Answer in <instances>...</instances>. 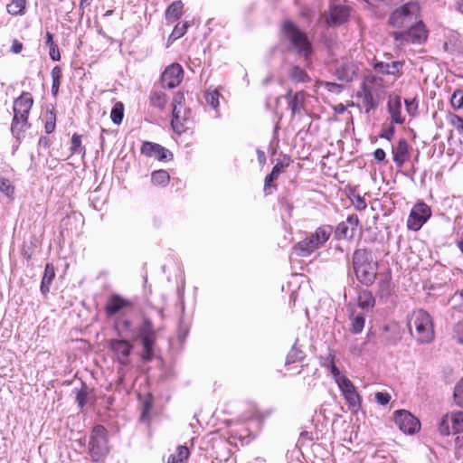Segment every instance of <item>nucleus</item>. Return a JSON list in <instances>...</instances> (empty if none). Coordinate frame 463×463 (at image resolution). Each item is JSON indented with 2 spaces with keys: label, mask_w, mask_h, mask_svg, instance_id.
Masks as SVG:
<instances>
[{
  "label": "nucleus",
  "mask_w": 463,
  "mask_h": 463,
  "mask_svg": "<svg viewBox=\"0 0 463 463\" xmlns=\"http://www.w3.org/2000/svg\"><path fill=\"white\" fill-rule=\"evenodd\" d=\"M33 105V96L27 91H23L22 94L14 100V117L11 123V132L19 144L24 137L25 131L31 127L28 118Z\"/></svg>",
  "instance_id": "nucleus-1"
},
{
  "label": "nucleus",
  "mask_w": 463,
  "mask_h": 463,
  "mask_svg": "<svg viewBox=\"0 0 463 463\" xmlns=\"http://www.w3.org/2000/svg\"><path fill=\"white\" fill-rule=\"evenodd\" d=\"M407 326L411 336L419 344H429L434 339L432 318L427 311L414 310L408 316Z\"/></svg>",
  "instance_id": "nucleus-2"
},
{
  "label": "nucleus",
  "mask_w": 463,
  "mask_h": 463,
  "mask_svg": "<svg viewBox=\"0 0 463 463\" xmlns=\"http://www.w3.org/2000/svg\"><path fill=\"white\" fill-rule=\"evenodd\" d=\"M353 267L362 284L369 286L374 282L378 265L373 261L371 252L364 249L356 250L353 255Z\"/></svg>",
  "instance_id": "nucleus-3"
},
{
  "label": "nucleus",
  "mask_w": 463,
  "mask_h": 463,
  "mask_svg": "<svg viewBox=\"0 0 463 463\" xmlns=\"http://www.w3.org/2000/svg\"><path fill=\"white\" fill-rule=\"evenodd\" d=\"M332 231L333 229L330 225L318 227L314 232L309 233L306 238L294 245V252L299 257L310 256L329 240Z\"/></svg>",
  "instance_id": "nucleus-4"
},
{
  "label": "nucleus",
  "mask_w": 463,
  "mask_h": 463,
  "mask_svg": "<svg viewBox=\"0 0 463 463\" xmlns=\"http://www.w3.org/2000/svg\"><path fill=\"white\" fill-rule=\"evenodd\" d=\"M134 341H139L142 345V359L151 361L154 356V345L156 341V331L151 319L144 317L141 323L137 325L135 334L132 335Z\"/></svg>",
  "instance_id": "nucleus-5"
},
{
  "label": "nucleus",
  "mask_w": 463,
  "mask_h": 463,
  "mask_svg": "<svg viewBox=\"0 0 463 463\" xmlns=\"http://www.w3.org/2000/svg\"><path fill=\"white\" fill-rule=\"evenodd\" d=\"M282 32L298 54L307 60L312 52V45L307 34L300 31L292 22L286 21L282 24Z\"/></svg>",
  "instance_id": "nucleus-6"
},
{
  "label": "nucleus",
  "mask_w": 463,
  "mask_h": 463,
  "mask_svg": "<svg viewBox=\"0 0 463 463\" xmlns=\"http://www.w3.org/2000/svg\"><path fill=\"white\" fill-rule=\"evenodd\" d=\"M108 442V430L105 427L102 425L94 426L89 441V452L94 461L99 462L109 454Z\"/></svg>",
  "instance_id": "nucleus-7"
},
{
  "label": "nucleus",
  "mask_w": 463,
  "mask_h": 463,
  "mask_svg": "<svg viewBox=\"0 0 463 463\" xmlns=\"http://www.w3.org/2000/svg\"><path fill=\"white\" fill-rule=\"evenodd\" d=\"M420 5L415 2H409L393 11L389 18L391 25L397 28L408 27L419 19Z\"/></svg>",
  "instance_id": "nucleus-8"
},
{
  "label": "nucleus",
  "mask_w": 463,
  "mask_h": 463,
  "mask_svg": "<svg viewBox=\"0 0 463 463\" xmlns=\"http://www.w3.org/2000/svg\"><path fill=\"white\" fill-rule=\"evenodd\" d=\"M408 31L393 33V38L401 45L407 43L421 44L428 37L425 25L419 19L413 24L408 26Z\"/></svg>",
  "instance_id": "nucleus-9"
},
{
  "label": "nucleus",
  "mask_w": 463,
  "mask_h": 463,
  "mask_svg": "<svg viewBox=\"0 0 463 463\" xmlns=\"http://www.w3.org/2000/svg\"><path fill=\"white\" fill-rule=\"evenodd\" d=\"M439 431L443 436L463 433V411L446 413L440 420Z\"/></svg>",
  "instance_id": "nucleus-10"
},
{
  "label": "nucleus",
  "mask_w": 463,
  "mask_h": 463,
  "mask_svg": "<svg viewBox=\"0 0 463 463\" xmlns=\"http://www.w3.org/2000/svg\"><path fill=\"white\" fill-rule=\"evenodd\" d=\"M431 216V210L425 203H416L411 210L407 220V227L411 231H419Z\"/></svg>",
  "instance_id": "nucleus-11"
},
{
  "label": "nucleus",
  "mask_w": 463,
  "mask_h": 463,
  "mask_svg": "<svg viewBox=\"0 0 463 463\" xmlns=\"http://www.w3.org/2000/svg\"><path fill=\"white\" fill-rule=\"evenodd\" d=\"M109 349L120 365L127 366L130 364L133 345L129 341L126 339H112L109 341Z\"/></svg>",
  "instance_id": "nucleus-12"
},
{
  "label": "nucleus",
  "mask_w": 463,
  "mask_h": 463,
  "mask_svg": "<svg viewBox=\"0 0 463 463\" xmlns=\"http://www.w3.org/2000/svg\"><path fill=\"white\" fill-rule=\"evenodd\" d=\"M337 386L340 389L348 407L354 411L360 409L362 398L356 391L354 383L346 376H343V378L339 379Z\"/></svg>",
  "instance_id": "nucleus-13"
},
{
  "label": "nucleus",
  "mask_w": 463,
  "mask_h": 463,
  "mask_svg": "<svg viewBox=\"0 0 463 463\" xmlns=\"http://www.w3.org/2000/svg\"><path fill=\"white\" fill-rule=\"evenodd\" d=\"M394 421L399 429L406 434H414L420 429V420L405 410L394 412Z\"/></svg>",
  "instance_id": "nucleus-14"
},
{
  "label": "nucleus",
  "mask_w": 463,
  "mask_h": 463,
  "mask_svg": "<svg viewBox=\"0 0 463 463\" xmlns=\"http://www.w3.org/2000/svg\"><path fill=\"white\" fill-rule=\"evenodd\" d=\"M184 77V70L178 63L167 66L161 75L163 88L174 89L177 87Z\"/></svg>",
  "instance_id": "nucleus-15"
},
{
  "label": "nucleus",
  "mask_w": 463,
  "mask_h": 463,
  "mask_svg": "<svg viewBox=\"0 0 463 463\" xmlns=\"http://www.w3.org/2000/svg\"><path fill=\"white\" fill-rule=\"evenodd\" d=\"M359 218L356 214H350L345 222L338 223L335 229L337 240L353 239L359 225Z\"/></svg>",
  "instance_id": "nucleus-16"
},
{
  "label": "nucleus",
  "mask_w": 463,
  "mask_h": 463,
  "mask_svg": "<svg viewBox=\"0 0 463 463\" xmlns=\"http://www.w3.org/2000/svg\"><path fill=\"white\" fill-rule=\"evenodd\" d=\"M131 306L132 304L128 299L118 294H112L106 302L105 313L107 317H111Z\"/></svg>",
  "instance_id": "nucleus-17"
},
{
  "label": "nucleus",
  "mask_w": 463,
  "mask_h": 463,
  "mask_svg": "<svg viewBox=\"0 0 463 463\" xmlns=\"http://www.w3.org/2000/svg\"><path fill=\"white\" fill-rule=\"evenodd\" d=\"M141 153L148 157H155L160 161L172 157V153L159 144L144 142L141 146Z\"/></svg>",
  "instance_id": "nucleus-18"
},
{
  "label": "nucleus",
  "mask_w": 463,
  "mask_h": 463,
  "mask_svg": "<svg viewBox=\"0 0 463 463\" xmlns=\"http://www.w3.org/2000/svg\"><path fill=\"white\" fill-rule=\"evenodd\" d=\"M350 10L345 5H333L330 7L329 15L326 18V24L329 26H336L347 21Z\"/></svg>",
  "instance_id": "nucleus-19"
},
{
  "label": "nucleus",
  "mask_w": 463,
  "mask_h": 463,
  "mask_svg": "<svg viewBox=\"0 0 463 463\" xmlns=\"http://www.w3.org/2000/svg\"><path fill=\"white\" fill-rule=\"evenodd\" d=\"M387 109L391 116L392 124L402 125L405 122V117L402 114V99L400 96H390Z\"/></svg>",
  "instance_id": "nucleus-20"
},
{
  "label": "nucleus",
  "mask_w": 463,
  "mask_h": 463,
  "mask_svg": "<svg viewBox=\"0 0 463 463\" xmlns=\"http://www.w3.org/2000/svg\"><path fill=\"white\" fill-rule=\"evenodd\" d=\"M393 285L392 278L389 275L383 276L377 282L376 296L383 303H387L392 300L393 295Z\"/></svg>",
  "instance_id": "nucleus-21"
},
{
  "label": "nucleus",
  "mask_w": 463,
  "mask_h": 463,
  "mask_svg": "<svg viewBox=\"0 0 463 463\" xmlns=\"http://www.w3.org/2000/svg\"><path fill=\"white\" fill-rule=\"evenodd\" d=\"M403 65L404 62L400 61L392 62L379 61L374 64L373 69L378 73L400 77L402 74Z\"/></svg>",
  "instance_id": "nucleus-22"
},
{
  "label": "nucleus",
  "mask_w": 463,
  "mask_h": 463,
  "mask_svg": "<svg viewBox=\"0 0 463 463\" xmlns=\"http://www.w3.org/2000/svg\"><path fill=\"white\" fill-rule=\"evenodd\" d=\"M358 65L354 62H345L336 69V77L341 81H353L358 74Z\"/></svg>",
  "instance_id": "nucleus-23"
},
{
  "label": "nucleus",
  "mask_w": 463,
  "mask_h": 463,
  "mask_svg": "<svg viewBox=\"0 0 463 463\" xmlns=\"http://www.w3.org/2000/svg\"><path fill=\"white\" fill-rule=\"evenodd\" d=\"M393 162L398 167H402L410 157L409 146L405 139L399 140L392 147Z\"/></svg>",
  "instance_id": "nucleus-24"
},
{
  "label": "nucleus",
  "mask_w": 463,
  "mask_h": 463,
  "mask_svg": "<svg viewBox=\"0 0 463 463\" xmlns=\"http://www.w3.org/2000/svg\"><path fill=\"white\" fill-rule=\"evenodd\" d=\"M288 165V163L284 164L282 161H278L276 165L273 166L272 171L265 177L264 182V193L266 194H270L276 189V186L273 184V182L279 177V175L284 171V168Z\"/></svg>",
  "instance_id": "nucleus-25"
},
{
  "label": "nucleus",
  "mask_w": 463,
  "mask_h": 463,
  "mask_svg": "<svg viewBox=\"0 0 463 463\" xmlns=\"http://www.w3.org/2000/svg\"><path fill=\"white\" fill-rule=\"evenodd\" d=\"M450 104L452 108L456 110L463 109V90L458 89L456 90L450 98ZM453 125L458 129L463 131V118L455 116L453 120Z\"/></svg>",
  "instance_id": "nucleus-26"
},
{
  "label": "nucleus",
  "mask_w": 463,
  "mask_h": 463,
  "mask_svg": "<svg viewBox=\"0 0 463 463\" xmlns=\"http://www.w3.org/2000/svg\"><path fill=\"white\" fill-rule=\"evenodd\" d=\"M168 103V97L162 90H152L149 95L150 106L163 111Z\"/></svg>",
  "instance_id": "nucleus-27"
},
{
  "label": "nucleus",
  "mask_w": 463,
  "mask_h": 463,
  "mask_svg": "<svg viewBox=\"0 0 463 463\" xmlns=\"http://www.w3.org/2000/svg\"><path fill=\"white\" fill-rule=\"evenodd\" d=\"M55 278V269L52 263H47L44 268L43 276L42 278L40 290L41 293L45 297L49 291L50 287Z\"/></svg>",
  "instance_id": "nucleus-28"
},
{
  "label": "nucleus",
  "mask_w": 463,
  "mask_h": 463,
  "mask_svg": "<svg viewBox=\"0 0 463 463\" xmlns=\"http://www.w3.org/2000/svg\"><path fill=\"white\" fill-rule=\"evenodd\" d=\"M184 5L182 1L173 2L165 10V18L168 21L175 22L178 20L183 14Z\"/></svg>",
  "instance_id": "nucleus-29"
},
{
  "label": "nucleus",
  "mask_w": 463,
  "mask_h": 463,
  "mask_svg": "<svg viewBox=\"0 0 463 463\" xmlns=\"http://www.w3.org/2000/svg\"><path fill=\"white\" fill-rule=\"evenodd\" d=\"M321 364L330 371L335 382L338 384L339 379L343 378L344 375L341 374L340 370L335 364V354L330 353L324 358V362Z\"/></svg>",
  "instance_id": "nucleus-30"
},
{
  "label": "nucleus",
  "mask_w": 463,
  "mask_h": 463,
  "mask_svg": "<svg viewBox=\"0 0 463 463\" xmlns=\"http://www.w3.org/2000/svg\"><path fill=\"white\" fill-rule=\"evenodd\" d=\"M375 304L374 297L372 292L364 290L358 295V306L365 311H370L373 308Z\"/></svg>",
  "instance_id": "nucleus-31"
},
{
  "label": "nucleus",
  "mask_w": 463,
  "mask_h": 463,
  "mask_svg": "<svg viewBox=\"0 0 463 463\" xmlns=\"http://www.w3.org/2000/svg\"><path fill=\"white\" fill-rule=\"evenodd\" d=\"M360 97L362 99L363 108L366 113H369L377 107V103L374 100L372 91L366 88L365 84H364L363 93Z\"/></svg>",
  "instance_id": "nucleus-32"
},
{
  "label": "nucleus",
  "mask_w": 463,
  "mask_h": 463,
  "mask_svg": "<svg viewBox=\"0 0 463 463\" xmlns=\"http://www.w3.org/2000/svg\"><path fill=\"white\" fill-rule=\"evenodd\" d=\"M305 94L302 91L296 92L288 102V108L293 115L298 114L304 108Z\"/></svg>",
  "instance_id": "nucleus-33"
},
{
  "label": "nucleus",
  "mask_w": 463,
  "mask_h": 463,
  "mask_svg": "<svg viewBox=\"0 0 463 463\" xmlns=\"http://www.w3.org/2000/svg\"><path fill=\"white\" fill-rule=\"evenodd\" d=\"M176 454H172L167 459V463H185L189 458L190 452L186 446L177 447Z\"/></svg>",
  "instance_id": "nucleus-34"
},
{
  "label": "nucleus",
  "mask_w": 463,
  "mask_h": 463,
  "mask_svg": "<svg viewBox=\"0 0 463 463\" xmlns=\"http://www.w3.org/2000/svg\"><path fill=\"white\" fill-rule=\"evenodd\" d=\"M115 328L118 335L132 336V325L128 318H119L115 322Z\"/></svg>",
  "instance_id": "nucleus-35"
},
{
  "label": "nucleus",
  "mask_w": 463,
  "mask_h": 463,
  "mask_svg": "<svg viewBox=\"0 0 463 463\" xmlns=\"http://www.w3.org/2000/svg\"><path fill=\"white\" fill-rule=\"evenodd\" d=\"M305 356L304 351L297 346L296 342L287 355L286 364L301 362L304 360Z\"/></svg>",
  "instance_id": "nucleus-36"
},
{
  "label": "nucleus",
  "mask_w": 463,
  "mask_h": 463,
  "mask_svg": "<svg viewBox=\"0 0 463 463\" xmlns=\"http://www.w3.org/2000/svg\"><path fill=\"white\" fill-rule=\"evenodd\" d=\"M71 155H81L83 157L86 154V148L81 144V136L73 134L71 142Z\"/></svg>",
  "instance_id": "nucleus-37"
},
{
  "label": "nucleus",
  "mask_w": 463,
  "mask_h": 463,
  "mask_svg": "<svg viewBox=\"0 0 463 463\" xmlns=\"http://www.w3.org/2000/svg\"><path fill=\"white\" fill-rule=\"evenodd\" d=\"M169 180V174L165 170H156L151 175V181L156 185L165 186Z\"/></svg>",
  "instance_id": "nucleus-38"
},
{
  "label": "nucleus",
  "mask_w": 463,
  "mask_h": 463,
  "mask_svg": "<svg viewBox=\"0 0 463 463\" xmlns=\"http://www.w3.org/2000/svg\"><path fill=\"white\" fill-rule=\"evenodd\" d=\"M25 4L26 0H12L6 6L7 12L12 15H21L24 12Z\"/></svg>",
  "instance_id": "nucleus-39"
},
{
  "label": "nucleus",
  "mask_w": 463,
  "mask_h": 463,
  "mask_svg": "<svg viewBox=\"0 0 463 463\" xmlns=\"http://www.w3.org/2000/svg\"><path fill=\"white\" fill-rule=\"evenodd\" d=\"M123 117H124V105L122 102L118 101V102L115 103V105L113 106V108L111 109L110 118L114 124L119 125L123 120Z\"/></svg>",
  "instance_id": "nucleus-40"
},
{
  "label": "nucleus",
  "mask_w": 463,
  "mask_h": 463,
  "mask_svg": "<svg viewBox=\"0 0 463 463\" xmlns=\"http://www.w3.org/2000/svg\"><path fill=\"white\" fill-rule=\"evenodd\" d=\"M14 185L13 183L5 177H0V192L8 198H13L14 195Z\"/></svg>",
  "instance_id": "nucleus-41"
},
{
  "label": "nucleus",
  "mask_w": 463,
  "mask_h": 463,
  "mask_svg": "<svg viewBox=\"0 0 463 463\" xmlns=\"http://www.w3.org/2000/svg\"><path fill=\"white\" fill-rule=\"evenodd\" d=\"M181 111H172L171 126L175 132L181 134L184 131V118Z\"/></svg>",
  "instance_id": "nucleus-42"
},
{
  "label": "nucleus",
  "mask_w": 463,
  "mask_h": 463,
  "mask_svg": "<svg viewBox=\"0 0 463 463\" xmlns=\"http://www.w3.org/2000/svg\"><path fill=\"white\" fill-rule=\"evenodd\" d=\"M290 77L293 80L298 82H307L309 81V77L304 69L300 67H294L290 71Z\"/></svg>",
  "instance_id": "nucleus-43"
},
{
  "label": "nucleus",
  "mask_w": 463,
  "mask_h": 463,
  "mask_svg": "<svg viewBox=\"0 0 463 463\" xmlns=\"http://www.w3.org/2000/svg\"><path fill=\"white\" fill-rule=\"evenodd\" d=\"M364 324H365V318L363 315L355 316L352 319L351 332L355 335L360 334L364 327Z\"/></svg>",
  "instance_id": "nucleus-44"
},
{
  "label": "nucleus",
  "mask_w": 463,
  "mask_h": 463,
  "mask_svg": "<svg viewBox=\"0 0 463 463\" xmlns=\"http://www.w3.org/2000/svg\"><path fill=\"white\" fill-rule=\"evenodd\" d=\"M204 97L207 104H209L214 110H217L219 108L220 93L217 90H210L206 91Z\"/></svg>",
  "instance_id": "nucleus-45"
},
{
  "label": "nucleus",
  "mask_w": 463,
  "mask_h": 463,
  "mask_svg": "<svg viewBox=\"0 0 463 463\" xmlns=\"http://www.w3.org/2000/svg\"><path fill=\"white\" fill-rule=\"evenodd\" d=\"M56 127V115L54 110H49L46 114V122H45V132L47 134H52L55 130Z\"/></svg>",
  "instance_id": "nucleus-46"
},
{
  "label": "nucleus",
  "mask_w": 463,
  "mask_h": 463,
  "mask_svg": "<svg viewBox=\"0 0 463 463\" xmlns=\"http://www.w3.org/2000/svg\"><path fill=\"white\" fill-rule=\"evenodd\" d=\"M449 303H450L452 308L462 312L463 311V290L456 292L449 299Z\"/></svg>",
  "instance_id": "nucleus-47"
},
{
  "label": "nucleus",
  "mask_w": 463,
  "mask_h": 463,
  "mask_svg": "<svg viewBox=\"0 0 463 463\" xmlns=\"http://www.w3.org/2000/svg\"><path fill=\"white\" fill-rule=\"evenodd\" d=\"M404 104L406 111L410 116L415 117L418 114L419 103L415 98L405 99Z\"/></svg>",
  "instance_id": "nucleus-48"
},
{
  "label": "nucleus",
  "mask_w": 463,
  "mask_h": 463,
  "mask_svg": "<svg viewBox=\"0 0 463 463\" xmlns=\"http://www.w3.org/2000/svg\"><path fill=\"white\" fill-rule=\"evenodd\" d=\"M184 102V93L178 91L175 94L172 101V111H181L183 110V105Z\"/></svg>",
  "instance_id": "nucleus-49"
},
{
  "label": "nucleus",
  "mask_w": 463,
  "mask_h": 463,
  "mask_svg": "<svg viewBox=\"0 0 463 463\" xmlns=\"http://www.w3.org/2000/svg\"><path fill=\"white\" fill-rule=\"evenodd\" d=\"M188 26V23L186 22L176 24L170 35V38H173L174 40L181 38L183 35L185 34Z\"/></svg>",
  "instance_id": "nucleus-50"
},
{
  "label": "nucleus",
  "mask_w": 463,
  "mask_h": 463,
  "mask_svg": "<svg viewBox=\"0 0 463 463\" xmlns=\"http://www.w3.org/2000/svg\"><path fill=\"white\" fill-rule=\"evenodd\" d=\"M454 399L455 402L458 406L463 407V379H461L455 386Z\"/></svg>",
  "instance_id": "nucleus-51"
},
{
  "label": "nucleus",
  "mask_w": 463,
  "mask_h": 463,
  "mask_svg": "<svg viewBox=\"0 0 463 463\" xmlns=\"http://www.w3.org/2000/svg\"><path fill=\"white\" fill-rule=\"evenodd\" d=\"M324 86L328 91L336 94L341 93L345 89V86L342 84L329 81H326Z\"/></svg>",
  "instance_id": "nucleus-52"
},
{
  "label": "nucleus",
  "mask_w": 463,
  "mask_h": 463,
  "mask_svg": "<svg viewBox=\"0 0 463 463\" xmlns=\"http://www.w3.org/2000/svg\"><path fill=\"white\" fill-rule=\"evenodd\" d=\"M375 401L380 405H386L391 401V395L388 392H378L375 393Z\"/></svg>",
  "instance_id": "nucleus-53"
},
{
  "label": "nucleus",
  "mask_w": 463,
  "mask_h": 463,
  "mask_svg": "<svg viewBox=\"0 0 463 463\" xmlns=\"http://www.w3.org/2000/svg\"><path fill=\"white\" fill-rule=\"evenodd\" d=\"M353 203L357 211H364L367 206L365 200L359 194L354 195Z\"/></svg>",
  "instance_id": "nucleus-54"
},
{
  "label": "nucleus",
  "mask_w": 463,
  "mask_h": 463,
  "mask_svg": "<svg viewBox=\"0 0 463 463\" xmlns=\"http://www.w3.org/2000/svg\"><path fill=\"white\" fill-rule=\"evenodd\" d=\"M454 337L457 342L463 345V321L456 324L454 327Z\"/></svg>",
  "instance_id": "nucleus-55"
},
{
  "label": "nucleus",
  "mask_w": 463,
  "mask_h": 463,
  "mask_svg": "<svg viewBox=\"0 0 463 463\" xmlns=\"http://www.w3.org/2000/svg\"><path fill=\"white\" fill-rule=\"evenodd\" d=\"M394 133H395V128L393 127V124H392L388 128H385L382 130L380 137L382 138H385L390 141L393 137Z\"/></svg>",
  "instance_id": "nucleus-56"
},
{
  "label": "nucleus",
  "mask_w": 463,
  "mask_h": 463,
  "mask_svg": "<svg viewBox=\"0 0 463 463\" xmlns=\"http://www.w3.org/2000/svg\"><path fill=\"white\" fill-rule=\"evenodd\" d=\"M49 55L52 61H60L61 54L57 44L49 47Z\"/></svg>",
  "instance_id": "nucleus-57"
},
{
  "label": "nucleus",
  "mask_w": 463,
  "mask_h": 463,
  "mask_svg": "<svg viewBox=\"0 0 463 463\" xmlns=\"http://www.w3.org/2000/svg\"><path fill=\"white\" fill-rule=\"evenodd\" d=\"M76 399H77L79 406L80 408H82L86 404L87 392L85 391H82V390L79 391L77 392Z\"/></svg>",
  "instance_id": "nucleus-58"
},
{
  "label": "nucleus",
  "mask_w": 463,
  "mask_h": 463,
  "mask_svg": "<svg viewBox=\"0 0 463 463\" xmlns=\"http://www.w3.org/2000/svg\"><path fill=\"white\" fill-rule=\"evenodd\" d=\"M23 50V43L14 39L13 40V43H12V46H11V51L14 52V53H20Z\"/></svg>",
  "instance_id": "nucleus-59"
},
{
  "label": "nucleus",
  "mask_w": 463,
  "mask_h": 463,
  "mask_svg": "<svg viewBox=\"0 0 463 463\" xmlns=\"http://www.w3.org/2000/svg\"><path fill=\"white\" fill-rule=\"evenodd\" d=\"M62 77V71H61V69L59 67V66H55L54 68H52V80H60L61 81V79Z\"/></svg>",
  "instance_id": "nucleus-60"
},
{
  "label": "nucleus",
  "mask_w": 463,
  "mask_h": 463,
  "mask_svg": "<svg viewBox=\"0 0 463 463\" xmlns=\"http://www.w3.org/2000/svg\"><path fill=\"white\" fill-rule=\"evenodd\" d=\"M373 156H374V159L378 162H383L384 161L385 159V156H386V154L384 152L383 149L382 148H377L374 152H373Z\"/></svg>",
  "instance_id": "nucleus-61"
},
{
  "label": "nucleus",
  "mask_w": 463,
  "mask_h": 463,
  "mask_svg": "<svg viewBox=\"0 0 463 463\" xmlns=\"http://www.w3.org/2000/svg\"><path fill=\"white\" fill-rule=\"evenodd\" d=\"M257 157H258V162L260 163V165H265L266 155H265L264 151H262L260 149H257Z\"/></svg>",
  "instance_id": "nucleus-62"
},
{
  "label": "nucleus",
  "mask_w": 463,
  "mask_h": 463,
  "mask_svg": "<svg viewBox=\"0 0 463 463\" xmlns=\"http://www.w3.org/2000/svg\"><path fill=\"white\" fill-rule=\"evenodd\" d=\"M45 37H46V42H45L46 46L50 47V46L56 44L53 41V35L52 33L47 32L45 34Z\"/></svg>",
  "instance_id": "nucleus-63"
},
{
  "label": "nucleus",
  "mask_w": 463,
  "mask_h": 463,
  "mask_svg": "<svg viewBox=\"0 0 463 463\" xmlns=\"http://www.w3.org/2000/svg\"><path fill=\"white\" fill-rule=\"evenodd\" d=\"M50 145L49 138L46 137H41L38 141V146L47 148Z\"/></svg>",
  "instance_id": "nucleus-64"
}]
</instances>
